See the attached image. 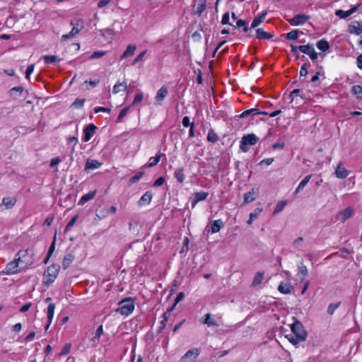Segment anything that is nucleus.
<instances>
[{"instance_id":"60","label":"nucleus","mask_w":362,"mask_h":362,"mask_svg":"<svg viewBox=\"0 0 362 362\" xmlns=\"http://www.w3.org/2000/svg\"><path fill=\"white\" fill-rule=\"evenodd\" d=\"M221 23L223 25L230 24L229 23V13L226 12L223 15L222 19H221Z\"/></svg>"},{"instance_id":"13","label":"nucleus","mask_w":362,"mask_h":362,"mask_svg":"<svg viewBox=\"0 0 362 362\" xmlns=\"http://www.w3.org/2000/svg\"><path fill=\"white\" fill-rule=\"evenodd\" d=\"M96 127L93 124H90L88 125L83 130L84 132V141H88L90 138L93 136V134L95 132Z\"/></svg>"},{"instance_id":"33","label":"nucleus","mask_w":362,"mask_h":362,"mask_svg":"<svg viewBox=\"0 0 362 362\" xmlns=\"http://www.w3.org/2000/svg\"><path fill=\"white\" fill-rule=\"evenodd\" d=\"M55 240H56V237L54 236V240H53L51 245L49 246V250L47 252V256H46L45 259L43 261V262L45 264H47L48 263L49 258L51 257V256L52 255V254H53V252H54V251L55 250Z\"/></svg>"},{"instance_id":"58","label":"nucleus","mask_w":362,"mask_h":362,"mask_svg":"<svg viewBox=\"0 0 362 362\" xmlns=\"http://www.w3.org/2000/svg\"><path fill=\"white\" fill-rule=\"evenodd\" d=\"M99 341H100V337L95 334V335L90 339V346H96L99 343Z\"/></svg>"},{"instance_id":"53","label":"nucleus","mask_w":362,"mask_h":362,"mask_svg":"<svg viewBox=\"0 0 362 362\" xmlns=\"http://www.w3.org/2000/svg\"><path fill=\"white\" fill-rule=\"evenodd\" d=\"M339 303H331L329 305L327 308V313L329 315H332L334 311L337 310V308L339 307Z\"/></svg>"},{"instance_id":"5","label":"nucleus","mask_w":362,"mask_h":362,"mask_svg":"<svg viewBox=\"0 0 362 362\" xmlns=\"http://www.w3.org/2000/svg\"><path fill=\"white\" fill-rule=\"evenodd\" d=\"M258 137L254 134H249L243 136L240 141V148L243 152H247L248 151L247 146L255 145L258 141Z\"/></svg>"},{"instance_id":"50","label":"nucleus","mask_w":362,"mask_h":362,"mask_svg":"<svg viewBox=\"0 0 362 362\" xmlns=\"http://www.w3.org/2000/svg\"><path fill=\"white\" fill-rule=\"evenodd\" d=\"M262 211H263L262 208H256L250 214L251 219H254V220L256 219L258 217V216L262 213Z\"/></svg>"},{"instance_id":"26","label":"nucleus","mask_w":362,"mask_h":362,"mask_svg":"<svg viewBox=\"0 0 362 362\" xmlns=\"http://www.w3.org/2000/svg\"><path fill=\"white\" fill-rule=\"evenodd\" d=\"M152 199V194L150 192H145L139 201V204L142 206L144 204H149Z\"/></svg>"},{"instance_id":"40","label":"nucleus","mask_w":362,"mask_h":362,"mask_svg":"<svg viewBox=\"0 0 362 362\" xmlns=\"http://www.w3.org/2000/svg\"><path fill=\"white\" fill-rule=\"evenodd\" d=\"M317 47L322 51H327L329 48V45L327 41L321 40L317 42Z\"/></svg>"},{"instance_id":"29","label":"nucleus","mask_w":362,"mask_h":362,"mask_svg":"<svg viewBox=\"0 0 362 362\" xmlns=\"http://www.w3.org/2000/svg\"><path fill=\"white\" fill-rule=\"evenodd\" d=\"M308 274V269L306 266L304 265L303 262H300L298 264V275L301 276V280H303L305 276H307Z\"/></svg>"},{"instance_id":"21","label":"nucleus","mask_w":362,"mask_h":362,"mask_svg":"<svg viewBox=\"0 0 362 362\" xmlns=\"http://www.w3.org/2000/svg\"><path fill=\"white\" fill-rule=\"evenodd\" d=\"M103 165V163L99 162L97 160H88L85 169L86 170H95L99 168Z\"/></svg>"},{"instance_id":"8","label":"nucleus","mask_w":362,"mask_h":362,"mask_svg":"<svg viewBox=\"0 0 362 362\" xmlns=\"http://www.w3.org/2000/svg\"><path fill=\"white\" fill-rule=\"evenodd\" d=\"M299 50L309 55L310 58L313 61L317 59L318 54L315 52L313 45H300Z\"/></svg>"},{"instance_id":"55","label":"nucleus","mask_w":362,"mask_h":362,"mask_svg":"<svg viewBox=\"0 0 362 362\" xmlns=\"http://www.w3.org/2000/svg\"><path fill=\"white\" fill-rule=\"evenodd\" d=\"M184 297H185L184 293H182V292L179 293L177 294V296H176L173 306L171 308H170L168 311L173 310V308L176 305V304L178 303L180 301H181L184 298Z\"/></svg>"},{"instance_id":"9","label":"nucleus","mask_w":362,"mask_h":362,"mask_svg":"<svg viewBox=\"0 0 362 362\" xmlns=\"http://www.w3.org/2000/svg\"><path fill=\"white\" fill-rule=\"evenodd\" d=\"M309 19V16L303 13L295 15L293 18L290 19L288 21L292 25H300L305 23Z\"/></svg>"},{"instance_id":"59","label":"nucleus","mask_w":362,"mask_h":362,"mask_svg":"<svg viewBox=\"0 0 362 362\" xmlns=\"http://www.w3.org/2000/svg\"><path fill=\"white\" fill-rule=\"evenodd\" d=\"M303 238H298L294 242H293V246L297 248H300L303 246Z\"/></svg>"},{"instance_id":"39","label":"nucleus","mask_w":362,"mask_h":362,"mask_svg":"<svg viewBox=\"0 0 362 362\" xmlns=\"http://www.w3.org/2000/svg\"><path fill=\"white\" fill-rule=\"evenodd\" d=\"M286 203L287 202L285 200L279 202L276 204V207H275V209H274V210L273 211V215H276V214L280 213L281 211H282L283 209H284Z\"/></svg>"},{"instance_id":"52","label":"nucleus","mask_w":362,"mask_h":362,"mask_svg":"<svg viewBox=\"0 0 362 362\" xmlns=\"http://www.w3.org/2000/svg\"><path fill=\"white\" fill-rule=\"evenodd\" d=\"M129 110V107H125L123 110H122L118 115V117L117 119V122H121L122 121V119L127 115Z\"/></svg>"},{"instance_id":"22","label":"nucleus","mask_w":362,"mask_h":362,"mask_svg":"<svg viewBox=\"0 0 362 362\" xmlns=\"http://www.w3.org/2000/svg\"><path fill=\"white\" fill-rule=\"evenodd\" d=\"M195 1L197 2V4L194 5V7H196L195 13L197 15L201 16L202 13H203V11L206 8V0H195Z\"/></svg>"},{"instance_id":"23","label":"nucleus","mask_w":362,"mask_h":362,"mask_svg":"<svg viewBox=\"0 0 362 362\" xmlns=\"http://www.w3.org/2000/svg\"><path fill=\"white\" fill-rule=\"evenodd\" d=\"M127 90V85L125 81L119 82L117 81L113 86L112 92L114 94H117L121 91H125Z\"/></svg>"},{"instance_id":"49","label":"nucleus","mask_w":362,"mask_h":362,"mask_svg":"<svg viewBox=\"0 0 362 362\" xmlns=\"http://www.w3.org/2000/svg\"><path fill=\"white\" fill-rule=\"evenodd\" d=\"M85 99L77 98L71 105L72 107L76 108H81L83 106L85 103Z\"/></svg>"},{"instance_id":"10","label":"nucleus","mask_w":362,"mask_h":362,"mask_svg":"<svg viewBox=\"0 0 362 362\" xmlns=\"http://www.w3.org/2000/svg\"><path fill=\"white\" fill-rule=\"evenodd\" d=\"M200 351L197 348H194L187 351L185 354L182 357L181 361L185 362L187 360H189L191 361H195V359L199 355Z\"/></svg>"},{"instance_id":"36","label":"nucleus","mask_w":362,"mask_h":362,"mask_svg":"<svg viewBox=\"0 0 362 362\" xmlns=\"http://www.w3.org/2000/svg\"><path fill=\"white\" fill-rule=\"evenodd\" d=\"M264 279V273L263 272H257L252 281V285L253 286H256L259 284H260Z\"/></svg>"},{"instance_id":"41","label":"nucleus","mask_w":362,"mask_h":362,"mask_svg":"<svg viewBox=\"0 0 362 362\" xmlns=\"http://www.w3.org/2000/svg\"><path fill=\"white\" fill-rule=\"evenodd\" d=\"M161 156V153H158L156 155V156L150 158L149 163L147 164V166L151 168L156 165L160 161Z\"/></svg>"},{"instance_id":"7","label":"nucleus","mask_w":362,"mask_h":362,"mask_svg":"<svg viewBox=\"0 0 362 362\" xmlns=\"http://www.w3.org/2000/svg\"><path fill=\"white\" fill-rule=\"evenodd\" d=\"M291 329L296 337H299L300 340L306 339L307 332L304 330L302 324L299 321L293 322L291 326Z\"/></svg>"},{"instance_id":"1","label":"nucleus","mask_w":362,"mask_h":362,"mask_svg":"<svg viewBox=\"0 0 362 362\" xmlns=\"http://www.w3.org/2000/svg\"><path fill=\"white\" fill-rule=\"evenodd\" d=\"M34 252L28 248L25 250H20L16 254V257L21 265V269H23L24 271L28 269L34 264Z\"/></svg>"},{"instance_id":"16","label":"nucleus","mask_w":362,"mask_h":362,"mask_svg":"<svg viewBox=\"0 0 362 362\" xmlns=\"http://www.w3.org/2000/svg\"><path fill=\"white\" fill-rule=\"evenodd\" d=\"M209 195L206 192H197L194 193V199L192 201V208H194L196 204L201 201L205 200Z\"/></svg>"},{"instance_id":"3","label":"nucleus","mask_w":362,"mask_h":362,"mask_svg":"<svg viewBox=\"0 0 362 362\" xmlns=\"http://www.w3.org/2000/svg\"><path fill=\"white\" fill-rule=\"evenodd\" d=\"M134 310V302L132 298H126L119 303V308L117 312L123 315H129Z\"/></svg>"},{"instance_id":"27","label":"nucleus","mask_w":362,"mask_h":362,"mask_svg":"<svg viewBox=\"0 0 362 362\" xmlns=\"http://www.w3.org/2000/svg\"><path fill=\"white\" fill-rule=\"evenodd\" d=\"M256 37L258 39H271L273 35H271L270 33L264 31L262 28H258L257 30H256Z\"/></svg>"},{"instance_id":"19","label":"nucleus","mask_w":362,"mask_h":362,"mask_svg":"<svg viewBox=\"0 0 362 362\" xmlns=\"http://www.w3.org/2000/svg\"><path fill=\"white\" fill-rule=\"evenodd\" d=\"M279 292L284 294H288L291 293L293 286L290 283L281 282L278 287Z\"/></svg>"},{"instance_id":"42","label":"nucleus","mask_w":362,"mask_h":362,"mask_svg":"<svg viewBox=\"0 0 362 362\" xmlns=\"http://www.w3.org/2000/svg\"><path fill=\"white\" fill-rule=\"evenodd\" d=\"M24 91V88L21 86H15L10 89L9 93L11 95H13L14 94H16L18 96H21Z\"/></svg>"},{"instance_id":"11","label":"nucleus","mask_w":362,"mask_h":362,"mask_svg":"<svg viewBox=\"0 0 362 362\" xmlns=\"http://www.w3.org/2000/svg\"><path fill=\"white\" fill-rule=\"evenodd\" d=\"M353 213L354 209L351 206H349L346 208L344 210L341 211L337 215V218L342 223H344L352 216Z\"/></svg>"},{"instance_id":"25","label":"nucleus","mask_w":362,"mask_h":362,"mask_svg":"<svg viewBox=\"0 0 362 362\" xmlns=\"http://www.w3.org/2000/svg\"><path fill=\"white\" fill-rule=\"evenodd\" d=\"M257 195V192L252 189L251 191L247 192L244 195V202L245 203H250L253 202Z\"/></svg>"},{"instance_id":"12","label":"nucleus","mask_w":362,"mask_h":362,"mask_svg":"<svg viewBox=\"0 0 362 362\" xmlns=\"http://www.w3.org/2000/svg\"><path fill=\"white\" fill-rule=\"evenodd\" d=\"M168 95V88L166 86H162L156 93L155 96V100L157 105H160Z\"/></svg>"},{"instance_id":"32","label":"nucleus","mask_w":362,"mask_h":362,"mask_svg":"<svg viewBox=\"0 0 362 362\" xmlns=\"http://www.w3.org/2000/svg\"><path fill=\"white\" fill-rule=\"evenodd\" d=\"M203 323L208 326H218V324L214 318L211 317V315L210 313H207L204 315V320Z\"/></svg>"},{"instance_id":"20","label":"nucleus","mask_w":362,"mask_h":362,"mask_svg":"<svg viewBox=\"0 0 362 362\" xmlns=\"http://www.w3.org/2000/svg\"><path fill=\"white\" fill-rule=\"evenodd\" d=\"M54 309H55V304L53 303H51L48 305L47 309V315L49 320V322L47 325L46 326L45 329H47L49 326L50 325L54 313Z\"/></svg>"},{"instance_id":"28","label":"nucleus","mask_w":362,"mask_h":362,"mask_svg":"<svg viewBox=\"0 0 362 362\" xmlns=\"http://www.w3.org/2000/svg\"><path fill=\"white\" fill-rule=\"evenodd\" d=\"M223 226V223L221 219L214 221L211 226V232L212 233H218Z\"/></svg>"},{"instance_id":"24","label":"nucleus","mask_w":362,"mask_h":362,"mask_svg":"<svg viewBox=\"0 0 362 362\" xmlns=\"http://www.w3.org/2000/svg\"><path fill=\"white\" fill-rule=\"evenodd\" d=\"M136 49V46L135 45H129L126 50L123 52L122 55L121 56V59H122L133 56L134 54Z\"/></svg>"},{"instance_id":"14","label":"nucleus","mask_w":362,"mask_h":362,"mask_svg":"<svg viewBox=\"0 0 362 362\" xmlns=\"http://www.w3.org/2000/svg\"><path fill=\"white\" fill-rule=\"evenodd\" d=\"M349 32L355 35H360L362 33V25L358 21L352 22L349 26Z\"/></svg>"},{"instance_id":"48","label":"nucleus","mask_w":362,"mask_h":362,"mask_svg":"<svg viewBox=\"0 0 362 362\" xmlns=\"http://www.w3.org/2000/svg\"><path fill=\"white\" fill-rule=\"evenodd\" d=\"M235 27V28H241V27H243V30L245 32H247L248 29H249L247 25L246 22L245 21H243V20H241V19L237 21L236 25Z\"/></svg>"},{"instance_id":"2","label":"nucleus","mask_w":362,"mask_h":362,"mask_svg":"<svg viewBox=\"0 0 362 362\" xmlns=\"http://www.w3.org/2000/svg\"><path fill=\"white\" fill-rule=\"evenodd\" d=\"M59 269L60 266L59 264H52L49 266L44 272L43 283L46 285L53 283L59 274Z\"/></svg>"},{"instance_id":"44","label":"nucleus","mask_w":362,"mask_h":362,"mask_svg":"<svg viewBox=\"0 0 362 362\" xmlns=\"http://www.w3.org/2000/svg\"><path fill=\"white\" fill-rule=\"evenodd\" d=\"M298 37V30H293L286 34V39L288 40H295Z\"/></svg>"},{"instance_id":"30","label":"nucleus","mask_w":362,"mask_h":362,"mask_svg":"<svg viewBox=\"0 0 362 362\" xmlns=\"http://www.w3.org/2000/svg\"><path fill=\"white\" fill-rule=\"evenodd\" d=\"M267 12H262L259 16L255 17L252 22L251 28H255L257 27L265 18Z\"/></svg>"},{"instance_id":"54","label":"nucleus","mask_w":362,"mask_h":362,"mask_svg":"<svg viewBox=\"0 0 362 362\" xmlns=\"http://www.w3.org/2000/svg\"><path fill=\"white\" fill-rule=\"evenodd\" d=\"M143 175H144L143 172H139L136 175H135L134 176L132 177L129 179V182L135 183V182H138L142 177Z\"/></svg>"},{"instance_id":"6","label":"nucleus","mask_w":362,"mask_h":362,"mask_svg":"<svg viewBox=\"0 0 362 362\" xmlns=\"http://www.w3.org/2000/svg\"><path fill=\"white\" fill-rule=\"evenodd\" d=\"M71 25L72 26L71 30L69 32V40L78 34L79 32L84 28V21L80 17H75L71 21Z\"/></svg>"},{"instance_id":"63","label":"nucleus","mask_w":362,"mask_h":362,"mask_svg":"<svg viewBox=\"0 0 362 362\" xmlns=\"http://www.w3.org/2000/svg\"><path fill=\"white\" fill-rule=\"evenodd\" d=\"M21 329H22V325L21 322L16 323L12 327L13 332H16V333L20 332L21 331Z\"/></svg>"},{"instance_id":"38","label":"nucleus","mask_w":362,"mask_h":362,"mask_svg":"<svg viewBox=\"0 0 362 362\" xmlns=\"http://www.w3.org/2000/svg\"><path fill=\"white\" fill-rule=\"evenodd\" d=\"M351 93L356 95L357 98L362 100V87L358 85L354 86L351 88Z\"/></svg>"},{"instance_id":"51","label":"nucleus","mask_w":362,"mask_h":362,"mask_svg":"<svg viewBox=\"0 0 362 362\" xmlns=\"http://www.w3.org/2000/svg\"><path fill=\"white\" fill-rule=\"evenodd\" d=\"M34 69H35V64H31L28 66L27 69L25 71V78L26 79H29L30 78V76L33 74V72L34 71Z\"/></svg>"},{"instance_id":"45","label":"nucleus","mask_w":362,"mask_h":362,"mask_svg":"<svg viewBox=\"0 0 362 362\" xmlns=\"http://www.w3.org/2000/svg\"><path fill=\"white\" fill-rule=\"evenodd\" d=\"M286 338L288 339V340L293 345H297L298 344H299L300 342H302V341H304L305 340H300L299 339V337H296L295 336H293L291 334H289V335H286Z\"/></svg>"},{"instance_id":"43","label":"nucleus","mask_w":362,"mask_h":362,"mask_svg":"<svg viewBox=\"0 0 362 362\" xmlns=\"http://www.w3.org/2000/svg\"><path fill=\"white\" fill-rule=\"evenodd\" d=\"M175 177L180 183H182L185 179V175L183 173V168L177 169L175 171Z\"/></svg>"},{"instance_id":"46","label":"nucleus","mask_w":362,"mask_h":362,"mask_svg":"<svg viewBox=\"0 0 362 362\" xmlns=\"http://www.w3.org/2000/svg\"><path fill=\"white\" fill-rule=\"evenodd\" d=\"M335 15L340 18H346L350 16L349 11H344L343 10H337Z\"/></svg>"},{"instance_id":"4","label":"nucleus","mask_w":362,"mask_h":362,"mask_svg":"<svg viewBox=\"0 0 362 362\" xmlns=\"http://www.w3.org/2000/svg\"><path fill=\"white\" fill-rule=\"evenodd\" d=\"M24 270L21 269V265L17 259V257L15 256L14 259L6 264L4 270L2 272L3 274L6 275H13L23 272Z\"/></svg>"},{"instance_id":"35","label":"nucleus","mask_w":362,"mask_h":362,"mask_svg":"<svg viewBox=\"0 0 362 362\" xmlns=\"http://www.w3.org/2000/svg\"><path fill=\"white\" fill-rule=\"evenodd\" d=\"M219 139V136L218 134L213 130L210 129L208 132L207 135V141L209 142L215 143L218 141Z\"/></svg>"},{"instance_id":"64","label":"nucleus","mask_w":362,"mask_h":362,"mask_svg":"<svg viewBox=\"0 0 362 362\" xmlns=\"http://www.w3.org/2000/svg\"><path fill=\"white\" fill-rule=\"evenodd\" d=\"M165 182V179L163 177H160L159 178H158L154 184H153V186L155 187H159V186H161Z\"/></svg>"},{"instance_id":"34","label":"nucleus","mask_w":362,"mask_h":362,"mask_svg":"<svg viewBox=\"0 0 362 362\" xmlns=\"http://www.w3.org/2000/svg\"><path fill=\"white\" fill-rule=\"evenodd\" d=\"M311 177H312L311 175H308L304 177V179L300 182L298 187L296 188V189L295 191L296 194L298 193L301 189H303L306 186L308 182L310 181Z\"/></svg>"},{"instance_id":"57","label":"nucleus","mask_w":362,"mask_h":362,"mask_svg":"<svg viewBox=\"0 0 362 362\" xmlns=\"http://www.w3.org/2000/svg\"><path fill=\"white\" fill-rule=\"evenodd\" d=\"M143 97H144V95L142 93H137L134 99L132 105H136V104L141 103L143 100Z\"/></svg>"},{"instance_id":"15","label":"nucleus","mask_w":362,"mask_h":362,"mask_svg":"<svg viewBox=\"0 0 362 362\" xmlns=\"http://www.w3.org/2000/svg\"><path fill=\"white\" fill-rule=\"evenodd\" d=\"M335 175L337 178L339 179H344L347 177V176L349 175L348 170L344 167H342L341 162L339 163V164L337 165V169L335 170Z\"/></svg>"},{"instance_id":"18","label":"nucleus","mask_w":362,"mask_h":362,"mask_svg":"<svg viewBox=\"0 0 362 362\" xmlns=\"http://www.w3.org/2000/svg\"><path fill=\"white\" fill-rule=\"evenodd\" d=\"M17 202V199L16 198H13L11 197H4L2 199L1 205L6 206V209H9L13 208Z\"/></svg>"},{"instance_id":"62","label":"nucleus","mask_w":362,"mask_h":362,"mask_svg":"<svg viewBox=\"0 0 362 362\" xmlns=\"http://www.w3.org/2000/svg\"><path fill=\"white\" fill-rule=\"evenodd\" d=\"M300 92V89H295L290 93V98L291 99V102L294 100L296 98H297Z\"/></svg>"},{"instance_id":"56","label":"nucleus","mask_w":362,"mask_h":362,"mask_svg":"<svg viewBox=\"0 0 362 362\" xmlns=\"http://www.w3.org/2000/svg\"><path fill=\"white\" fill-rule=\"evenodd\" d=\"M146 53V51H143L141 52L136 58L134 60V62H132V65H135L138 62H141L143 60V58L145 56Z\"/></svg>"},{"instance_id":"47","label":"nucleus","mask_w":362,"mask_h":362,"mask_svg":"<svg viewBox=\"0 0 362 362\" xmlns=\"http://www.w3.org/2000/svg\"><path fill=\"white\" fill-rule=\"evenodd\" d=\"M106 51H95L90 57V59L103 57L106 54Z\"/></svg>"},{"instance_id":"31","label":"nucleus","mask_w":362,"mask_h":362,"mask_svg":"<svg viewBox=\"0 0 362 362\" xmlns=\"http://www.w3.org/2000/svg\"><path fill=\"white\" fill-rule=\"evenodd\" d=\"M96 194V191H93V192H90L86 194H84L81 198V199L79 200L78 202V204H84L86 202H87L88 201L93 199V197H95Z\"/></svg>"},{"instance_id":"37","label":"nucleus","mask_w":362,"mask_h":362,"mask_svg":"<svg viewBox=\"0 0 362 362\" xmlns=\"http://www.w3.org/2000/svg\"><path fill=\"white\" fill-rule=\"evenodd\" d=\"M258 114H262V112H259L258 109L253 108V109L247 110L244 111L240 115V117H242V118H244V117H247L249 115H258Z\"/></svg>"},{"instance_id":"61","label":"nucleus","mask_w":362,"mask_h":362,"mask_svg":"<svg viewBox=\"0 0 362 362\" xmlns=\"http://www.w3.org/2000/svg\"><path fill=\"white\" fill-rule=\"evenodd\" d=\"M110 108H107V107H96L95 109H94V112L95 113H98V112H110Z\"/></svg>"},{"instance_id":"17","label":"nucleus","mask_w":362,"mask_h":362,"mask_svg":"<svg viewBox=\"0 0 362 362\" xmlns=\"http://www.w3.org/2000/svg\"><path fill=\"white\" fill-rule=\"evenodd\" d=\"M45 64H57L61 61V59L55 55H44L42 57Z\"/></svg>"}]
</instances>
